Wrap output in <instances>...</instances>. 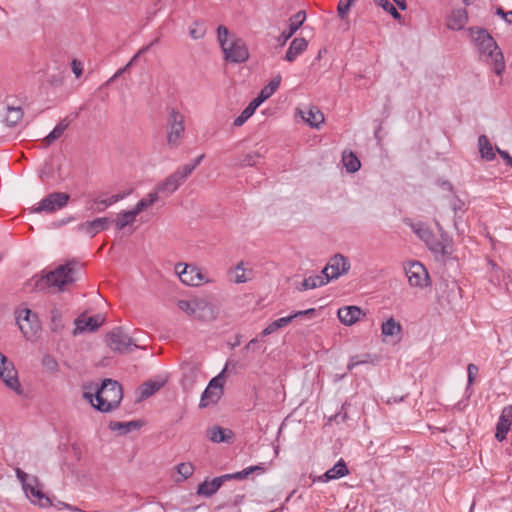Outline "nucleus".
Listing matches in <instances>:
<instances>
[{
	"mask_svg": "<svg viewBox=\"0 0 512 512\" xmlns=\"http://www.w3.org/2000/svg\"><path fill=\"white\" fill-rule=\"evenodd\" d=\"M17 325L27 340H34L38 337L41 324L36 313L27 307L18 308L15 312Z\"/></svg>",
	"mask_w": 512,
	"mask_h": 512,
	"instance_id": "423d86ee",
	"label": "nucleus"
},
{
	"mask_svg": "<svg viewBox=\"0 0 512 512\" xmlns=\"http://www.w3.org/2000/svg\"><path fill=\"white\" fill-rule=\"evenodd\" d=\"M270 96L269 91H266L264 88L260 91L258 96L254 98L251 103L258 108L265 100H267Z\"/></svg>",
	"mask_w": 512,
	"mask_h": 512,
	"instance_id": "6e6d98bb",
	"label": "nucleus"
},
{
	"mask_svg": "<svg viewBox=\"0 0 512 512\" xmlns=\"http://www.w3.org/2000/svg\"><path fill=\"white\" fill-rule=\"evenodd\" d=\"M0 379L5 385L16 392L18 395L23 394L21 384L18 379V372L13 364L5 355L0 352Z\"/></svg>",
	"mask_w": 512,
	"mask_h": 512,
	"instance_id": "1a4fd4ad",
	"label": "nucleus"
},
{
	"mask_svg": "<svg viewBox=\"0 0 512 512\" xmlns=\"http://www.w3.org/2000/svg\"><path fill=\"white\" fill-rule=\"evenodd\" d=\"M110 220L106 217L96 218L92 221H86L78 225V230L89 235L91 238L96 236L99 232L106 230L109 226Z\"/></svg>",
	"mask_w": 512,
	"mask_h": 512,
	"instance_id": "6ab92c4d",
	"label": "nucleus"
},
{
	"mask_svg": "<svg viewBox=\"0 0 512 512\" xmlns=\"http://www.w3.org/2000/svg\"><path fill=\"white\" fill-rule=\"evenodd\" d=\"M108 346L116 352L127 353L132 348H138L133 339L124 333L122 327H116L107 334Z\"/></svg>",
	"mask_w": 512,
	"mask_h": 512,
	"instance_id": "9d476101",
	"label": "nucleus"
},
{
	"mask_svg": "<svg viewBox=\"0 0 512 512\" xmlns=\"http://www.w3.org/2000/svg\"><path fill=\"white\" fill-rule=\"evenodd\" d=\"M473 42L477 49L479 60L489 65L496 75L502 76L506 68L505 60L492 34H478L473 39Z\"/></svg>",
	"mask_w": 512,
	"mask_h": 512,
	"instance_id": "f03ea898",
	"label": "nucleus"
},
{
	"mask_svg": "<svg viewBox=\"0 0 512 512\" xmlns=\"http://www.w3.org/2000/svg\"><path fill=\"white\" fill-rule=\"evenodd\" d=\"M249 475H250V473H249L248 469L245 468L242 471L235 472L232 474H225L224 476H225L226 480H230V479L243 480V479L247 478Z\"/></svg>",
	"mask_w": 512,
	"mask_h": 512,
	"instance_id": "bf43d9fd",
	"label": "nucleus"
},
{
	"mask_svg": "<svg viewBox=\"0 0 512 512\" xmlns=\"http://www.w3.org/2000/svg\"><path fill=\"white\" fill-rule=\"evenodd\" d=\"M350 269V263L347 257L342 254L334 255L327 265L323 268L322 274H324L328 280L337 279L341 275L346 274Z\"/></svg>",
	"mask_w": 512,
	"mask_h": 512,
	"instance_id": "4468645a",
	"label": "nucleus"
},
{
	"mask_svg": "<svg viewBox=\"0 0 512 512\" xmlns=\"http://www.w3.org/2000/svg\"><path fill=\"white\" fill-rule=\"evenodd\" d=\"M194 465L191 462H182L176 466V471L181 475L182 480H186L194 473Z\"/></svg>",
	"mask_w": 512,
	"mask_h": 512,
	"instance_id": "09e8293b",
	"label": "nucleus"
},
{
	"mask_svg": "<svg viewBox=\"0 0 512 512\" xmlns=\"http://www.w3.org/2000/svg\"><path fill=\"white\" fill-rule=\"evenodd\" d=\"M203 158L204 154H201L192 163L185 164L182 167H180V169L184 172V176H189L194 171V169L201 163Z\"/></svg>",
	"mask_w": 512,
	"mask_h": 512,
	"instance_id": "603ef678",
	"label": "nucleus"
},
{
	"mask_svg": "<svg viewBox=\"0 0 512 512\" xmlns=\"http://www.w3.org/2000/svg\"><path fill=\"white\" fill-rule=\"evenodd\" d=\"M510 426H511V424L509 422L503 421L502 418H499L497 427H496V434H495V438L499 442H502L503 440L506 439V435H507L508 431L510 430Z\"/></svg>",
	"mask_w": 512,
	"mask_h": 512,
	"instance_id": "de8ad7c7",
	"label": "nucleus"
},
{
	"mask_svg": "<svg viewBox=\"0 0 512 512\" xmlns=\"http://www.w3.org/2000/svg\"><path fill=\"white\" fill-rule=\"evenodd\" d=\"M402 332V326L400 322L396 321L393 317L382 323L381 333L384 337H393L400 335Z\"/></svg>",
	"mask_w": 512,
	"mask_h": 512,
	"instance_id": "7c9ffc66",
	"label": "nucleus"
},
{
	"mask_svg": "<svg viewBox=\"0 0 512 512\" xmlns=\"http://www.w3.org/2000/svg\"><path fill=\"white\" fill-rule=\"evenodd\" d=\"M163 382H156V381H146L139 387V393L141 399H146L150 396H152L154 393L159 391L163 387Z\"/></svg>",
	"mask_w": 512,
	"mask_h": 512,
	"instance_id": "c9c22d12",
	"label": "nucleus"
},
{
	"mask_svg": "<svg viewBox=\"0 0 512 512\" xmlns=\"http://www.w3.org/2000/svg\"><path fill=\"white\" fill-rule=\"evenodd\" d=\"M303 120L314 128H319V126L324 122L323 113L315 106L309 108L306 113H302Z\"/></svg>",
	"mask_w": 512,
	"mask_h": 512,
	"instance_id": "c85d7f7f",
	"label": "nucleus"
},
{
	"mask_svg": "<svg viewBox=\"0 0 512 512\" xmlns=\"http://www.w3.org/2000/svg\"><path fill=\"white\" fill-rule=\"evenodd\" d=\"M69 121L65 118L62 119L55 127L54 129L44 138V143L46 145L52 144L54 141L59 139L64 131L68 128Z\"/></svg>",
	"mask_w": 512,
	"mask_h": 512,
	"instance_id": "f704fd0d",
	"label": "nucleus"
},
{
	"mask_svg": "<svg viewBox=\"0 0 512 512\" xmlns=\"http://www.w3.org/2000/svg\"><path fill=\"white\" fill-rule=\"evenodd\" d=\"M104 322V318L101 315L91 316L85 318L84 316H80L75 320V333L89 331H96Z\"/></svg>",
	"mask_w": 512,
	"mask_h": 512,
	"instance_id": "4be33fe9",
	"label": "nucleus"
},
{
	"mask_svg": "<svg viewBox=\"0 0 512 512\" xmlns=\"http://www.w3.org/2000/svg\"><path fill=\"white\" fill-rule=\"evenodd\" d=\"M136 217H137V214L135 213V211L133 209L129 210V211H122V212L118 213L117 219L115 221L116 229L117 230L124 229L127 225L132 224L135 221Z\"/></svg>",
	"mask_w": 512,
	"mask_h": 512,
	"instance_id": "e433bc0d",
	"label": "nucleus"
},
{
	"mask_svg": "<svg viewBox=\"0 0 512 512\" xmlns=\"http://www.w3.org/2000/svg\"><path fill=\"white\" fill-rule=\"evenodd\" d=\"M262 155L258 151H251L239 157L237 165L241 168L255 167L260 163Z\"/></svg>",
	"mask_w": 512,
	"mask_h": 512,
	"instance_id": "72a5a7b5",
	"label": "nucleus"
},
{
	"mask_svg": "<svg viewBox=\"0 0 512 512\" xmlns=\"http://www.w3.org/2000/svg\"><path fill=\"white\" fill-rule=\"evenodd\" d=\"M270 96L269 91H266L264 88L260 91L258 96L254 98L251 103L258 108L265 100H267Z\"/></svg>",
	"mask_w": 512,
	"mask_h": 512,
	"instance_id": "4d7b16f0",
	"label": "nucleus"
},
{
	"mask_svg": "<svg viewBox=\"0 0 512 512\" xmlns=\"http://www.w3.org/2000/svg\"><path fill=\"white\" fill-rule=\"evenodd\" d=\"M450 207L454 211L455 215L458 212L464 213L466 211V204L463 200H461L458 196L453 195L449 201Z\"/></svg>",
	"mask_w": 512,
	"mask_h": 512,
	"instance_id": "8fccbe9b",
	"label": "nucleus"
},
{
	"mask_svg": "<svg viewBox=\"0 0 512 512\" xmlns=\"http://www.w3.org/2000/svg\"><path fill=\"white\" fill-rule=\"evenodd\" d=\"M411 228L413 232L422 240L425 242V244L428 243V241L431 239L432 235L434 234L433 231L424 223L418 222L411 224Z\"/></svg>",
	"mask_w": 512,
	"mask_h": 512,
	"instance_id": "58836bf2",
	"label": "nucleus"
},
{
	"mask_svg": "<svg viewBox=\"0 0 512 512\" xmlns=\"http://www.w3.org/2000/svg\"><path fill=\"white\" fill-rule=\"evenodd\" d=\"M436 225L439 236L433 234L426 245L436 258L440 257L442 260H445L453 253V240L438 222Z\"/></svg>",
	"mask_w": 512,
	"mask_h": 512,
	"instance_id": "0eeeda50",
	"label": "nucleus"
},
{
	"mask_svg": "<svg viewBox=\"0 0 512 512\" xmlns=\"http://www.w3.org/2000/svg\"><path fill=\"white\" fill-rule=\"evenodd\" d=\"M76 264L75 261H70L39 277L36 275L34 277L35 289L46 291L53 288L58 292L64 291L67 286L76 281Z\"/></svg>",
	"mask_w": 512,
	"mask_h": 512,
	"instance_id": "f257e3e1",
	"label": "nucleus"
},
{
	"mask_svg": "<svg viewBox=\"0 0 512 512\" xmlns=\"http://www.w3.org/2000/svg\"><path fill=\"white\" fill-rule=\"evenodd\" d=\"M225 481L226 479L224 475L215 477L211 481L205 480L199 484L197 494L205 497H211L219 490Z\"/></svg>",
	"mask_w": 512,
	"mask_h": 512,
	"instance_id": "393cba45",
	"label": "nucleus"
},
{
	"mask_svg": "<svg viewBox=\"0 0 512 512\" xmlns=\"http://www.w3.org/2000/svg\"><path fill=\"white\" fill-rule=\"evenodd\" d=\"M50 318V329L52 332H58L63 328L62 313L61 311L53 307L49 312Z\"/></svg>",
	"mask_w": 512,
	"mask_h": 512,
	"instance_id": "79ce46f5",
	"label": "nucleus"
},
{
	"mask_svg": "<svg viewBox=\"0 0 512 512\" xmlns=\"http://www.w3.org/2000/svg\"><path fill=\"white\" fill-rule=\"evenodd\" d=\"M270 96L269 91H266L264 88L260 91L258 96L254 98L251 103L258 108L265 100H267Z\"/></svg>",
	"mask_w": 512,
	"mask_h": 512,
	"instance_id": "5fc2aeb1",
	"label": "nucleus"
},
{
	"mask_svg": "<svg viewBox=\"0 0 512 512\" xmlns=\"http://www.w3.org/2000/svg\"><path fill=\"white\" fill-rule=\"evenodd\" d=\"M257 108L250 102L249 105L235 118L233 125L235 127L242 126L255 112Z\"/></svg>",
	"mask_w": 512,
	"mask_h": 512,
	"instance_id": "c03bdc74",
	"label": "nucleus"
},
{
	"mask_svg": "<svg viewBox=\"0 0 512 512\" xmlns=\"http://www.w3.org/2000/svg\"><path fill=\"white\" fill-rule=\"evenodd\" d=\"M369 358V355L366 354L365 355V359H359V356H353L350 358V361L347 365V370L348 371H351L354 367L360 365V364H364V363H367V359Z\"/></svg>",
	"mask_w": 512,
	"mask_h": 512,
	"instance_id": "052dcab7",
	"label": "nucleus"
},
{
	"mask_svg": "<svg viewBox=\"0 0 512 512\" xmlns=\"http://www.w3.org/2000/svg\"><path fill=\"white\" fill-rule=\"evenodd\" d=\"M70 199L69 194L64 192H53L44 197L34 208V212L41 213H53L59 209L65 207Z\"/></svg>",
	"mask_w": 512,
	"mask_h": 512,
	"instance_id": "9b49d317",
	"label": "nucleus"
},
{
	"mask_svg": "<svg viewBox=\"0 0 512 512\" xmlns=\"http://www.w3.org/2000/svg\"><path fill=\"white\" fill-rule=\"evenodd\" d=\"M405 273L411 286L423 288L429 285L428 271L419 261L410 262L405 267Z\"/></svg>",
	"mask_w": 512,
	"mask_h": 512,
	"instance_id": "ddd939ff",
	"label": "nucleus"
},
{
	"mask_svg": "<svg viewBox=\"0 0 512 512\" xmlns=\"http://www.w3.org/2000/svg\"><path fill=\"white\" fill-rule=\"evenodd\" d=\"M158 42V39L154 40L153 42H151L149 45H146V46H143L133 57L132 59L123 67V68H120L113 76L112 79L116 78V77H119L120 75H122L124 72H126L132 65L133 63L136 61V59L143 53H145L146 51H148V49L154 44V43H157Z\"/></svg>",
	"mask_w": 512,
	"mask_h": 512,
	"instance_id": "a18cd8bd",
	"label": "nucleus"
},
{
	"mask_svg": "<svg viewBox=\"0 0 512 512\" xmlns=\"http://www.w3.org/2000/svg\"><path fill=\"white\" fill-rule=\"evenodd\" d=\"M222 371L218 376L212 378L201 395L199 407L206 408L210 404H215L219 401L223 394V380Z\"/></svg>",
	"mask_w": 512,
	"mask_h": 512,
	"instance_id": "f8f14e48",
	"label": "nucleus"
},
{
	"mask_svg": "<svg viewBox=\"0 0 512 512\" xmlns=\"http://www.w3.org/2000/svg\"><path fill=\"white\" fill-rule=\"evenodd\" d=\"M71 69L76 78H80L83 74V63L78 59H73Z\"/></svg>",
	"mask_w": 512,
	"mask_h": 512,
	"instance_id": "13d9d810",
	"label": "nucleus"
},
{
	"mask_svg": "<svg viewBox=\"0 0 512 512\" xmlns=\"http://www.w3.org/2000/svg\"><path fill=\"white\" fill-rule=\"evenodd\" d=\"M159 199V196L157 192H150L146 197L142 198L138 201L136 206L134 207L135 213L138 215L151 205H153L157 200Z\"/></svg>",
	"mask_w": 512,
	"mask_h": 512,
	"instance_id": "a19ab883",
	"label": "nucleus"
},
{
	"mask_svg": "<svg viewBox=\"0 0 512 512\" xmlns=\"http://www.w3.org/2000/svg\"><path fill=\"white\" fill-rule=\"evenodd\" d=\"M125 195L123 194H115L107 198L97 197L93 200V205L91 209L97 212H103L107 207L113 205L114 203L122 200Z\"/></svg>",
	"mask_w": 512,
	"mask_h": 512,
	"instance_id": "c756f323",
	"label": "nucleus"
},
{
	"mask_svg": "<svg viewBox=\"0 0 512 512\" xmlns=\"http://www.w3.org/2000/svg\"><path fill=\"white\" fill-rule=\"evenodd\" d=\"M84 397L89 399L96 410L108 413L119 407L123 398V392L121 385L117 381L105 379L95 392L96 404L93 402L92 394L85 392Z\"/></svg>",
	"mask_w": 512,
	"mask_h": 512,
	"instance_id": "7ed1b4c3",
	"label": "nucleus"
},
{
	"mask_svg": "<svg viewBox=\"0 0 512 512\" xmlns=\"http://www.w3.org/2000/svg\"><path fill=\"white\" fill-rule=\"evenodd\" d=\"M500 418H502L503 421H507L510 424H512V406L505 407L502 410Z\"/></svg>",
	"mask_w": 512,
	"mask_h": 512,
	"instance_id": "774afa93",
	"label": "nucleus"
},
{
	"mask_svg": "<svg viewBox=\"0 0 512 512\" xmlns=\"http://www.w3.org/2000/svg\"><path fill=\"white\" fill-rule=\"evenodd\" d=\"M176 273L182 283L188 286H198L204 277L195 266L178 263L175 266Z\"/></svg>",
	"mask_w": 512,
	"mask_h": 512,
	"instance_id": "dca6fc26",
	"label": "nucleus"
},
{
	"mask_svg": "<svg viewBox=\"0 0 512 512\" xmlns=\"http://www.w3.org/2000/svg\"><path fill=\"white\" fill-rule=\"evenodd\" d=\"M497 153L500 155V157L504 160L505 164L507 166H510L512 168V157L507 151L501 150L500 148H496Z\"/></svg>",
	"mask_w": 512,
	"mask_h": 512,
	"instance_id": "338daca9",
	"label": "nucleus"
},
{
	"mask_svg": "<svg viewBox=\"0 0 512 512\" xmlns=\"http://www.w3.org/2000/svg\"><path fill=\"white\" fill-rule=\"evenodd\" d=\"M281 75H276L275 77H273L271 79V81L266 85L264 86L263 88L266 90V91H269V94L270 96H272L276 90L279 88L280 84H281Z\"/></svg>",
	"mask_w": 512,
	"mask_h": 512,
	"instance_id": "864d4df0",
	"label": "nucleus"
},
{
	"mask_svg": "<svg viewBox=\"0 0 512 512\" xmlns=\"http://www.w3.org/2000/svg\"><path fill=\"white\" fill-rule=\"evenodd\" d=\"M349 474V469L343 459H340L331 469L327 470L323 475L317 477V481L328 482L342 478ZM315 482L316 479H313Z\"/></svg>",
	"mask_w": 512,
	"mask_h": 512,
	"instance_id": "5701e85b",
	"label": "nucleus"
},
{
	"mask_svg": "<svg viewBox=\"0 0 512 512\" xmlns=\"http://www.w3.org/2000/svg\"><path fill=\"white\" fill-rule=\"evenodd\" d=\"M218 41L225 61L243 63L248 60V48L242 39L236 37V34H218Z\"/></svg>",
	"mask_w": 512,
	"mask_h": 512,
	"instance_id": "20e7f679",
	"label": "nucleus"
},
{
	"mask_svg": "<svg viewBox=\"0 0 512 512\" xmlns=\"http://www.w3.org/2000/svg\"><path fill=\"white\" fill-rule=\"evenodd\" d=\"M181 385L185 390L191 389L200 373V365L195 362H185L181 366Z\"/></svg>",
	"mask_w": 512,
	"mask_h": 512,
	"instance_id": "a211bd4d",
	"label": "nucleus"
},
{
	"mask_svg": "<svg viewBox=\"0 0 512 512\" xmlns=\"http://www.w3.org/2000/svg\"><path fill=\"white\" fill-rule=\"evenodd\" d=\"M478 145L481 157L486 161H492L495 158V152L492 144L486 135H480L478 138Z\"/></svg>",
	"mask_w": 512,
	"mask_h": 512,
	"instance_id": "473e14b6",
	"label": "nucleus"
},
{
	"mask_svg": "<svg viewBox=\"0 0 512 512\" xmlns=\"http://www.w3.org/2000/svg\"><path fill=\"white\" fill-rule=\"evenodd\" d=\"M315 315H316V310L314 308H310V309H307L304 311H297L289 316L292 317V320H293L295 318L302 317V316H308L309 318H313V317H315Z\"/></svg>",
	"mask_w": 512,
	"mask_h": 512,
	"instance_id": "680f3d73",
	"label": "nucleus"
},
{
	"mask_svg": "<svg viewBox=\"0 0 512 512\" xmlns=\"http://www.w3.org/2000/svg\"><path fill=\"white\" fill-rule=\"evenodd\" d=\"M307 41L304 38H295L286 52L284 59L288 62H293L298 55L303 53L307 48Z\"/></svg>",
	"mask_w": 512,
	"mask_h": 512,
	"instance_id": "bb28decb",
	"label": "nucleus"
},
{
	"mask_svg": "<svg viewBox=\"0 0 512 512\" xmlns=\"http://www.w3.org/2000/svg\"><path fill=\"white\" fill-rule=\"evenodd\" d=\"M355 0H339L337 12L341 19H344Z\"/></svg>",
	"mask_w": 512,
	"mask_h": 512,
	"instance_id": "3c124183",
	"label": "nucleus"
},
{
	"mask_svg": "<svg viewBox=\"0 0 512 512\" xmlns=\"http://www.w3.org/2000/svg\"><path fill=\"white\" fill-rule=\"evenodd\" d=\"M230 281L240 284L245 283L252 279L253 271L250 268L244 267V262L240 261L233 270L228 272Z\"/></svg>",
	"mask_w": 512,
	"mask_h": 512,
	"instance_id": "a878e982",
	"label": "nucleus"
},
{
	"mask_svg": "<svg viewBox=\"0 0 512 512\" xmlns=\"http://www.w3.org/2000/svg\"><path fill=\"white\" fill-rule=\"evenodd\" d=\"M342 160L346 170L350 173L357 172L361 167L360 160L353 152L347 153L344 151Z\"/></svg>",
	"mask_w": 512,
	"mask_h": 512,
	"instance_id": "4c0bfd02",
	"label": "nucleus"
},
{
	"mask_svg": "<svg viewBox=\"0 0 512 512\" xmlns=\"http://www.w3.org/2000/svg\"><path fill=\"white\" fill-rule=\"evenodd\" d=\"M468 372V383L472 384L477 373H478V367L475 364H469L467 367Z\"/></svg>",
	"mask_w": 512,
	"mask_h": 512,
	"instance_id": "e2e57ef3",
	"label": "nucleus"
},
{
	"mask_svg": "<svg viewBox=\"0 0 512 512\" xmlns=\"http://www.w3.org/2000/svg\"><path fill=\"white\" fill-rule=\"evenodd\" d=\"M306 19L305 11H298L296 14L291 16L288 21V31L287 32H297V30L303 25Z\"/></svg>",
	"mask_w": 512,
	"mask_h": 512,
	"instance_id": "37998d69",
	"label": "nucleus"
},
{
	"mask_svg": "<svg viewBox=\"0 0 512 512\" xmlns=\"http://www.w3.org/2000/svg\"><path fill=\"white\" fill-rule=\"evenodd\" d=\"M328 283V280L324 274L312 275L305 278L302 283L297 287L299 291H305L308 289H315L317 287L324 286Z\"/></svg>",
	"mask_w": 512,
	"mask_h": 512,
	"instance_id": "cd10ccee",
	"label": "nucleus"
},
{
	"mask_svg": "<svg viewBox=\"0 0 512 512\" xmlns=\"http://www.w3.org/2000/svg\"><path fill=\"white\" fill-rule=\"evenodd\" d=\"M361 314L362 311L357 306H345L339 308L337 312L339 321L346 326H351L356 323L359 320Z\"/></svg>",
	"mask_w": 512,
	"mask_h": 512,
	"instance_id": "b1692460",
	"label": "nucleus"
},
{
	"mask_svg": "<svg viewBox=\"0 0 512 512\" xmlns=\"http://www.w3.org/2000/svg\"><path fill=\"white\" fill-rule=\"evenodd\" d=\"M109 427L113 431H120L122 434H127L132 430L141 428L142 422L138 420H133L129 422L111 421Z\"/></svg>",
	"mask_w": 512,
	"mask_h": 512,
	"instance_id": "2f4dec72",
	"label": "nucleus"
},
{
	"mask_svg": "<svg viewBox=\"0 0 512 512\" xmlns=\"http://www.w3.org/2000/svg\"><path fill=\"white\" fill-rule=\"evenodd\" d=\"M374 4L389 13L394 19H400L401 14L389 0H373Z\"/></svg>",
	"mask_w": 512,
	"mask_h": 512,
	"instance_id": "49530a36",
	"label": "nucleus"
},
{
	"mask_svg": "<svg viewBox=\"0 0 512 512\" xmlns=\"http://www.w3.org/2000/svg\"><path fill=\"white\" fill-rule=\"evenodd\" d=\"M177 306L188 316L201 321H212L216 319V311L212 303L204 298L191 300H179Z\"/></svg>",
	"mask_w": 512,
	"mask_h": 512,
	"instance_id": "39448f33",
	"label": "nucleus"
},
{
	"mask_svg": "<svg viewBox=\"0 0 512 512\" xmlns=\"http://www.w3.org/2000/svg\"><path fill=\"white\" fill-rule=\"evenodd\" d=\"M64 79L60 75H51L48 78V83L53 87H60L63 85Z\"/></svg>",
	"mask_w": 512,
	"mask_h": 512,
	"instance_id": "69168bd1",
	"label": "nucleus"
},
{
	"mask_svg": "<svg viewBox=\"0 0 512 512\" xmlns=\"http://www.w3.org/2000/svg\"><path fill=\"white\" fill-rule=\"evenodd\" d=\"M24 112L21 107H7L5 121L9 126L17 125L23 118Z\"/></svg>",
	"mask_w": 512,
	"mask_h": 512,
	"instance_id": "ea45409f",
	"label": "nucleus"
},
{
	"mask_svg": "<svg viewBox=\"0 0 512 512\" xmlns=\"http://www.w3.org/2000/svg\"><path fill=\"white\" fill-rule=\"evenodd\" d=\"M187 177L188 176H184V172L178 168L174 173L157 185L155 192H157L158 195L163 194L164 196H169L184 183Z\"/></svg>",
	"mask_w": 512,
	"mask_h": 512,
	"instance_id": "2eb2a0df",
	"label": "nucleus"
},
{
	"mask_svg": "<svg viewBox=\"0 0 512 512\" xmlns=\"http://www.w3.org/2000/svg\"><path fill=\"white\" fill-rule=\"evenodd\" d=\"M468 20V14L465 8L454 9L447 17L446 26L449 30H462Z\"/></svg>",
	"mask_w": 512,
	"mask_h": 512,
	"instance_id": "412c9836",
	"label": "nucleus"
},
{
	"mask_svg": "<svg viewBox=\"0 0 512 512\" xmlns=\"http://www.w3.org/2000/svg\"><path fill=\"white\" fill-rule=\"evenodd\" d=\"M43 365L53 371L56 370L58 367L56 360L49 355H47L43 358Z\"/></svg>",
	"mask_w": 512,
	"mask_h": 512,
	"instance_id": "0e129e2a",
	"label": "nucleus"
},
{
	"mask_svg": "<svg viewBox=\"0 0 512 512\" xmlns=\"http://www.w3.org/2000/svg\"><path fill=\"white\" fill-rule=\"evenodd\" d=\"M167 128V144L178 147L185 132V125L184 116L174 108L168 111Z\"/></svg>",
	"mask_w": 512,
	"mask_h": 512,
	"instance_id": "6e6552de",
	"label": "nucleus"
},
{
	"mask_svg": "<svg viewBox=\"0 0 512 512\" xmlns=\"http://www.w3.org/2000/svg\"><path fill=\"white\" fill-rule=\"evenodd\" d=\"M207 438L213 443H232L234 433L229 428H223L218 425L207 429Z\"/></svg>",
	"mask_w": 512,
	"mask_h": 512,
	"instance_id": "aec40b11",
	"label": "nucleus"
},
{
	"mask_svg": "<svg viewBox=\"0 0 512 512\" xmlns=\"http://www.w3.org/2000/svg\"><path fill=\"white\" fill-rule=\"evenodd\" d=\"M33 483H29L23 489L26 496L30 499L33 504H38L41 507H48L51 505V500L47 497L39 486L38 479L32 478Z\"/></svg>",
	"mask_w": 512,
	"mask_h": 512,
	"instance_id": "f3484780",
	"label": "nucleus"
}]
</instances>
